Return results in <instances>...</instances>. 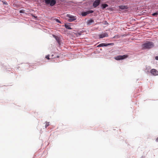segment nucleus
I'll return each mask as SVG.
<instances>
[{
  "mask_svg": "<svg viewBox=\"0 0 158 158\" xmlns=\"http://www.w3.org/2000/svg\"><path fill=\"white\" fill-rule=\"evenodd\" d=\"M154 46L153 42L150 41H147L142 45V49H150Z\"/></svg>",
  "mask_w": 158,
  "mask_h": 158,
  "instance_id": "nucleus-1",
  "label": "nucleus"
},
{
  "mask_svg": "<svg viewBox=\"0 0 158 158\" xmlns=\"http://www.w3.org/2000/svg\"><path fill=\"white\" fill-rule=\"evenodd\" d=\"M43 2H45L46 5H49L52 6H54L56 3V0H43Z\"/></svg>",
  "mask_w": 158,
  "mask_h": 158,
  "instance_id": "nucleus-2",
  "label": "nucleus"
},
{
  "mask_svg": "<svg viewBox=\"0 0 158 158\" xmlns=\"http://www.w3.org/2000/svg\"><path fill=\"white\" fill-rule=\"evenodd\" d=\"M67 17L69 18L68 21L69 22H72L76 20L77 19L76 16L71 15L70 14L67 15Z\"/></svg>",
  "mask_w": 158,
  "mask_h": 158,
  "instance_id": "nucleus-3",
  "label": "nucleus"
},
{
  "mask_svg": "<svg viewBox=\"0 0 158 158\" xmlns=\"http://www.w3.org/2000/svg\"><path fill=\"white\" fill-rule=\"evenodd\" d=\"M127 55H123V56H118L114 57V58L116 60H120L124 59L128 57Z\"/></svg>",
  "mask_w": 158,
  "mask_h": 158,
  "instance_id": "nucleus-4",
  "label": "nucleus"
},
{
  "mask_svg": "<svg viewBox=\"0 0 158 158\" xmlns=\"http://www.w3.org/2000/svg\"><path fill=\"white\" fill-rule=\"evenodd\" d=\"M114 44L113 43H102L97 46V47H102L104 46H107L110 45H113Z\"/></svg>",
  "mask_w": 158,
  "mask_h": 158,
  "instance_id": "nucleus-5",
  "label": "nucleus"
},
{
  "mask_svg": "<svg viewBox=\"0 0 158 158\" xmlns=\"http://www.w3.org/2000/svg\"><path fill=\"white\" fill-rule=\"evenodd\" d=\"M100 2V0H96L93 3V6L94 7H96L98 6Z\"/></svg>",
  "mask_w": 158,
  "mask_h": 158,
  "instance_id": "nucleus-6",
  "label": "nucleus"
},
{
  "mask_svg": "<svg viewBox=\"0 0 158 158\" xmlns=\"http://www.w3.org/2000/svg\"><path fill=\"white\" fill-rule=\"evenodd\" d=\"M93 12V11L92 10L87 11L85 12H82L81 15L82 16H85Z\"/></svg>",
  "mask_w": 158,
  "mask_h": 158,
  "instance_id": "nucleus-7",
  "label": "nucleus"
},
{
  "mask_svg": "<svg viewBox=\"0 0 158 158\" xmlns=\"http://www.w3.org/2000/svg\"><path fill=\"white\" fill-rule=\"evenodd\" d=\"M151 73L153 75H158V72L155 69H152L151 70Z\"/></svg>",
  "mask_w": 158,
  "mask_h": 158,
  "instance_id": "nucleus-8",
  "label": "nucleus"
},
{
  "mask_svg": "<svg viewBox=\"0 0 158 158\" xmlns=\"http://www.w3.org/2000/svg\"><path fill=\"white\" fill-rule=\"evenodd\" d=\"M108 34L106 32L99 35V38H100V39L103 38L104 37H108Z\"/></svg>",
  "mask_w": 158,
  "mask_h": 158,
  "instance_id": "nucleus-9",
  "label": "nucleus"
},
{
  "mask_svg": "<svg viewBox=\"0 0 158 158\" xmlns=\"http://www.w3.org/2000/svg\"><path fill=\"white\" fill-rule=\"evenodd\" d=\"M64 27L68 29H71L72 28L71 27V26L69 23V24H65L64 25Z\"/></svg>",
  "mask_w": 158,
  "mask_h": 158,
  "instance_id": "nucleus-10",
  "label": "nucleus"
},
{
  "mask_svg": "<svg viewBox=\"0 0 158 158\" xmlns=\"http://www.w3.org/2000/svg\"><path fill=\"white\" fill-rule=\"evenodd\" d=\"M119 8L121 9H124L127 8V6L124 5H121L119 6Z\"/></svg>",
  "mask_w": 158,
  "mask_h": 158,
  "instance_id": "nucleus-11",
  "label": "nucleus"
},
{
  "mask_svg": "<svg viewBox=\"0 0 158 158\" xmlns=\"http://www.w3.org/2000/svg\"><path fill=\"white\" fill-rule=\"evenodd\" d=\"M108 6V5L106 4H102V9H103L105 8L106 7H107Z\"/></svg>",
  "mask_w": 158,
  "mask_h": 158,
  "instance_id": "nucleus-12",
  "label": "nucleus"
},
{
  "mask_svg": "<svg viewBox=\"0 0 158 158\" xmlns=\"http://www.w3.org/2000/svg\"><path fill=\"white\" fill-rule=\"evenodd\" d=\"M94 22L93 20H89L87 21V23L88 24H90L91 23Z\"/></svg>",
  "mask_w": 158,
  "mask_h": 158,
  "instance_id": "nucleus-13",
  "label": "nucleus"
},
{
  "mask_svg": "<svg viewBox=\"0 0 158 158\" xmlns=\"http://www.w3.org/2000/svg\"><path fill=\"white\" fill-rule=\"evenodd\" d=\"M152 15L153 16H157L158 15V11L152 14Z\"/></svg>",
  "mask_w": 158,
  "mask_h": 158,
  "instance_id": "nucleus-14",
  "label": "nucleus"
},
{
  "mask_svg": "<svg viewBox=\"0 0 158 158\" xmlns=\"http://www.w3.org/2000/svg\"><path fill=\"white\" fill-rule=\"evenodd\" d=\"M50 125V123L49 122H46V124L45 126V127L46 128H47L48 126H49Z\"/></svg>",
  "mask_w": 158,
  "mask_h": 158,
  "instance_id": "nucleus-15",
  "label": "nucleus"
},
{
  "mask_svg": "<svg viewBox=\"0 0 158 158\" xmlns=\"http://www.w3.org/2000/svg\"><path fill=\"white\" fill-rule=\"evenodd\" d=\"M55 20L58 23H61V22L60 21H59L58 19H55Z\"/></svg>",
  "mask_w": 158,
  "mask_h": 158,
  "instance_id": "nucleus-16",
  "label": "nucleus"
},
{
  "mask_svg": "<svg viewBox=\"0 0 158 158\" xmlns=\"http://www.w3.org/2000/svg\"><path fill=\"white\" fill-rule=\"evenodd\" d=\"M45 58L48 60H49V55H47L46 56Z\"/></svg>",
  "mask_w": 158,
  "mask_h": 158,
  "instance_id": "nucleus-17",
  "label": "nucleus"
},
{
  "mask_svg": "<svg viewBox=\"0 0 158 158\" xmlns=\"http://www.w3.org/2000/svg\"><path fill=\"white\" fill-rule=\"evenodd\" d=\"M19 12L20 13H24V10H20Z\"/></svg>",
  "mask_w": 158,
  "mask_h": 158,
  "instance_id": "nucleus-18",
  "label": "nucleus"
},
{
  "mask_svg": "<svg viewBox=\"0 0 158 158\" xmlns=\"http://www.w3.org/2000/svg\"><path fill=\"white\" fill-rule=\"evenodd\" d=\"M31 15L32 16V17H34L36 19L37 18V16H35L33 15Z\"/></svg>",
  "mask_w": 158,
  "mask_h": 158,
  "instance_id": "nucleus-19",
  "label": "nucleus"
},
{
  "mask_svg": "<svg viewBox=\"0 0 158 158\" xmlns=\"http://www.w3.org/2000/svg\"><path fill=\"white\" fill-rule=\"evenodd\" d=\"M155 59L157 60H158V56H156L155 57Z\"/></svg>",
  "mask_w": 158,
  "mask_h": 158,
  "instance_id": "nucleus-20",
  "label": "nucleus"
},
{
  "mask_svg": "<svg viewBox=\"0 0 158 158\" xmlns=\"http://www.w3.org/2000/svg\"><path fill=\"white\" fill-rule=\"evenodd\" d=\"M156 141L157 142H158V137L156 139Z\"/></svg>",
  "mask_w": 158,
  "mask_h": 158,
  "instance_id": "nucleus-21",
  "label": "nucleus"
},
{
  "mask_svg": "<svg viewBox=\"0 0 158 158\" xmlns=\"http://www.w3.org/2000/svg\"><path fill=\"white\" fill-rule=\"evenodd\" d=\"M3 2V3L4 4H6V3L5 2Z\"/></svg>",
  "mask_w": 158,
  "mask_h": 158,
  "instance_id": "nucleus-22",
  "label": "nucleus"
},
{
  "mask_svg": "<svg viewBox=\"0 0 158 158\" xmlns=\"http://www.w3.org/2000/svg\"><path fill=\"white\" fill-rule=\"evenodd\" d=\"M53 36L55 37L56 36L55 35H53Z\"/></svg>",
  "mask_w": 158,
  "mask_h": 158,
  "instance_id": "nucleus-23",
  "label": "nucleus"
}]
</instances>
